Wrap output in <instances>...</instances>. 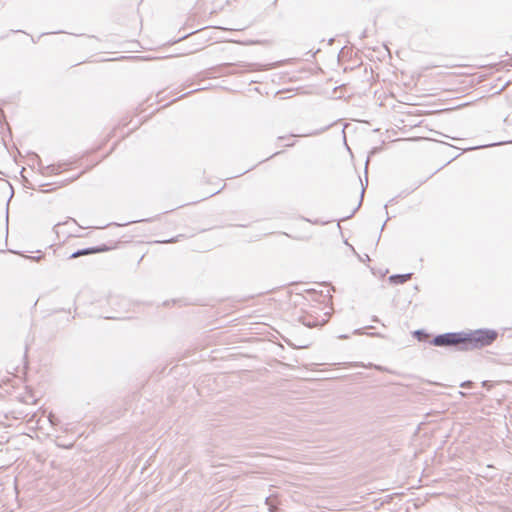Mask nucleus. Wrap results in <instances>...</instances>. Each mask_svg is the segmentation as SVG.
Wrapping results in <instances>:
<instances>
[{"label": "nucleus", "instance_id": "obj_1", "mask_svg": "<svg viewBox=\"0 0 512 512\" xmlns=\"http://www.w3.org/2000/svg\"><path fill=\"white\" fill-rule=\"evenodd\" d=\"M466 350L477 349L491 345L498 337V333L491 329H478L465 333Z\"/></svg>", "mask_w": 512, "mask_h": 512}, {"label": "nucleus", "instance_id": "obj_7", "mask_svg": "<svg viewBox=\"0 0 512 512\" xmlns=\"http://www.w3.org/2000/svg\"><path fill=\"white\" fill-rule=\"evenodd\" d=\"M415 334L419 336L420 334H422V332L421 331H416Z\"/></svg>", "mask_w": 512, "mask_h": 512}, {"label": "nucleus", "instance_id": "obj_6", "mask_svg": "<svg viewBox=\"0 0 512 512\" xmlns=\"http://www.w3.org/2000/svg\"><path fill=\"white\" fill-rule=\"evenodd\" d=\"M265 503L269 506L270 512H274L275 505H274V502L272 500V497H267L266 500H265Z\"/></svg>", "mask_w": 512, "mask_h": 512}, {"label": "nucleus", "instance_id": "obj_2", "mask_svg": "<svg viewBox=\"0 0 512 512\" xmlns=\"http://www.w3.org/2000/svg\"><path fill=\"white\" fill-rule=\"evenodd\" d=\"M465 340H467V338L465 337L464 332L444 333V334L435 336L433 338V340L431 341V343L434 346H438V347L454 346L461 350H466Z\"/></svg>", "mask_w": 512, "mask_h": 512}, {"label": "nucleus", "instance_id": "obj_4", "mask_svg": "<svg viewBox=\"0 0 512 512\" xmlns=\"http://www.w3.org/2000/svg\"><path fill=\"white\" fill-rule=\"evenodd\" d=\"M411 278V274H396L390 276V281L397 284H403Z\"/></svg>", "mask_w": 512, "mask_h": 512}, {"label": "nucleus", "instance_id": "obj_5", "mask_svg": "<svg viewBox=\"0 0 512 512\" xmlns=\"http://www.w3.org/2000/svg\"><path fill=\"white\" fill-rule=\"evenodd\" d=\"M302 323L303 325L309 328L316 327L317 325H319V322L316 321L311 315L304 316L302 318Z\"/></svg>", "mask_w": 512, "mask_h": 512}, {"label": "nucleus", "instance_id": "obj_3", "mask_svg": "<svg viewBox=\"0 0 512 512\" xmlns=\"http://www.w3.org/2000/svg\"><path fill=\"white\" fill-rule=\"evenodd\" d=\"M107 250V247L106 246H103V247H92V248H85V249H81V250H78L76 252H74L70 258H78L80 256H84V255H89V254H94V253H98V252H102V251H106Z\"/></svg>", "mask_w": 512, "mask_h": 512}]
</instances>
